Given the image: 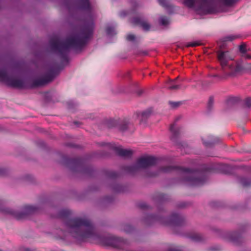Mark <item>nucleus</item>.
Returning a JSON list of instances; mask_svg holds the SVG:
<instances>
[{"instance_id": "nucleus-1", "label": "nucleus", "mask_w": 251, "mask_h": 251, "mask_svg": "<svg viewBox=\"0 0 251 251\" xmlns=\"http://www.w3.org/2000/svg\"><path fill=\"white\" fill-rule=\"evenodd\" d=\"M75 8L85 12L81 29L74 32L66 39L55 37L50 41L51 50L61 58H65L71 49L80 50L91 38L95 28L98 9L94 0H71Z\"/></svg>"}, {"instance_id": "nucleus-2", "label": "nucleus", "mask_w": 251, "mask_h": 251, "mask_svg": "<svg viewBox=\"0 0 251 251\" xmlns=\"http://www.w3.org/2000/svg\"><path fill=\"white\" fill-rule=\"evenodd\" d=\"M70 235L79 241L94 237L95 228L87 218H76L69 219L66 223Z\"/></svg>"}, {"instance_id": "nucleus-3", "label": "nucleus", "mask_w": 251, "mask_h": 251, "mask_svg": "<svg viewBox=\"0 0 251 251\" xmlns=\"http://www.w3.org/2000/svg\"><path fill=\"white\" fill-rule=\"evenodd\" d=\"M184 5L201 16L215 11L214 0H183Z\"/></svg>"}, {"instance_id": "nucleus-4", "label": "nucleus", "mask_w": 251, "mask_h": 251, "mask_svg": "<svg viewBox=\"0 0 251 251\" xmlns=\"http://www.w3.org/2000/svg\"><path fill=\"white\" fill-rule=\"evenodd\" d=\"M181 172L185 177L184 181L192 186L200 185L203 183L205 177L200 171H192L188 169L180 168Z\"/></svg>"}, {"instance_id": "nucleus-5", "label": "nucleus", "mask_w": 251, "mask_h": 251, "mask_svg": "<svg viewBox=\"0 0 251 251\" xmlns=\"http://www.w3.org/2000/svg\"><path fill=\"white\" fill-rule=\"evenodd\" d=\"M157 163V159L152 156L145 155L138 158L136 164L129 166L128 171L133 173L141 169L146 168Z\"/></svg>"}, {"instance_id": "nucleus-6", "label": "nucleus", "mask_w": 251, "mask_h": 251, "mask_svg": "<svg viewBox=\"0 0 251 251\" xmlns=\"http://www.w3.org/2000/svg\"><path fill=\"white\" fill-rule=\"evenodd\" d=\"M0 81L4 82L8 85L14 87H25V82L23 79L9 75L5 69H0Z\"/></svg>"}, {"instance_id": "nucleus-7", "label": "nucleus", "mask_w": 251, "mask_h": 251, "mask_svg": "<svg viewBox=\"0 0 251 251\" xmlns=\"http://www.w3.org/2000/svg\"><path fill=\"white\" fill-rule=\"evenodd\" d=\"M231 70L235 74L246 72H251V64L242 61L236 63L234 65H229Z\"/></svg>"}, {"instance_id": "nucleus-8", "label": "nucleus", "mask_w": 251, "mask_h": 251, "mask_svg": "<svg viewBox=\"0 0 251 251\" xmlns=\"http://www.w3.org/2000/svg\"><path fill=\"white\" fill-rule=\"evenodd\" d=\"M55 73L50 72L43 76L37 78L34 81L33 86L37 87L44 85L52 81L56 76Z\"/></svg>"}, {"instance_id": "nucleus-9", "label": "nucleus", "mask_w": 251, "mask_h": 251, "mask_svg": "<svg viewBox=\"0 0 251 251\" xmlns=\"http://www.w3.org/2000/svg\"><path fill=\"white\" fill-rule=\"evenodd\" d=\"M105 244L115 248L121 249L124 245L125 242L119 238L111 236L106 239Z\"/></svg>"}, {"instance_id": "nucleus-10", "label": "nucleus", "mask_w": 251, "mask_h": 251, "mask_svg": "<svg viewBox=\"0 0 251 251\" xmlns=\"http://www.w3.org/2000/svg\"><path fill=\"white\" fill-rule=\"evenodd\" d=\"M218 60L223 68L227 65V62L231 59L228 51H220L218 53Z\"/></svg>"}, {"instance_id": "nucleus-11", "label": "nucleus", "mask_w": 251, "mask_h": 251, "mask_svg": "<svg viewBox=\"0 0 251 251\" xmlns=\"http://www.w3.org/2000/svg\"><path fill=\"white\" fill-rule=\"evenodd\" d=\"M113 148L115 152L122 157H129L133 153L131 150L123 149L121 146H114Z\"/></svg>"}, {"instance_id": "nucleus-12", "label": "nucleus", "mask_w": 251, "mask_h": 251, "mask_svg": "<svg viewBox=\"0 0 251 251\" xmlns=\"http://www.w3.org/2000/svg\"><path fill=\"white\" fill-rule=\"evenodd\" d=\"M132 22L135 24H139L145 30H149L150 25L146 22L143 21L140 18L136 17L132 19Z\"/></svg>"}, {"instance_id": "nucleus-13", "label": "nucleus", "mask_w": 251, "mask_h": 251, "mask_svg": "<svg viewBox=\"0 0 251 251\" xmlns=\"http://www.w3.org/2000/svg\"><path fill=\"white\" fill-rule=\"evenodd\" d=\"M36 210V207L33 205H27L24 208V213L17 216L18 219L22 218L25 215H27L35 212Z\"/></svg>"}, {"instance_id": "nucleus-14", "label": "nucleus", "mask_w": 251, "mask_h": 251, "mask_svg": "<svg viewBox=\"0 0 251 251\" xmlns=\"http://www.w3.org/2000/svg\"><path fill=\"white\" fill-rule=\"evenodd\" d=\"M178 77L174 80L169 79L167 82V87L171 90H177L180 88V84L176 81Z\"/></svg>"}, {"instance_id": "nucleus-15", "label": "nucleus", "mask_w": 251, "mask_h": 251, "mask_svg": "<svg viewBox=\"0 0 251 251\" xmlns=\"http://www.w3.org/2000/svg\"><path fill=\"white\" fill-rule=\"evenodd\" d=\"M115 26L113 25H108L106 28V35L108 37H111L116 34Z\"/></svg>"}, {"instance_id": "nucleus-16", "label": "nucleus", "mask_w": 251, "mask_h": 251, "mask_svg": "<svg viewBox=\"0 0 251 251\" xmlns=\"http://www.w3.org/2000/svg\"><path fill=\"white\" fill-rule=\"evenodd\" d=\"M203 144L204 146L208 147L215 143L217 140L212 136H209L207 138L202 139Z\"/></svg>"}, {"instance_id": "nucleus-17", "label": "nucleus", "mask_w": 251, "mask_h": 251, "mask_svg": "<svg viewBox=\"0 0 251 251\" xmlns=\"http://www.w3.org/2000/svg\"><path fill=\"white\" fill-rule=\"evenodd\" d=\"M159 23L161 25L166 26L170 23L169 20L165 16H161L159 18Z\"/></svg>"}, {"instance_id": "nucleus-18", "label": "nucleus", "mask_w": 251, "mask_h": 251, "mask_svg": "<svg viewBox=\"0 0 251 251\" xmlns=\"http://www.w3.org/2000/svg\"><path fill=\"white\" fill-rule=\"evenodd\" d=\"M151 114V111L150 110L145 111L141 113L138 114V118L139 120L142 121L143 120L144 118H146L148 117Z\"/></svg>"}, {"instance_id": "nucleus-19", "label": "nucleus", "mask_w": 251, "mask_h": 251, "mask_svg": "<svg viewBox=\"0 0 251 251\" xmlns=\"http://www.w3.org/2000/svg\"><path fill=\"white\" fill-rule=\"evenodd\" d=\"M240 51L243 53V56L246 58H250L251 56L246 53V47L245 45H242L239 47Z\"/></svg>"}, {"instance_id": "nucleus-20", "label": "nucleus", "mask_w": 251, "mask_h": 251, "mask_svg": "<svg viewBox=\"0 0 251 251\" xmlns=\"http://www.w3.org/2000/svg\"><path fill=\"white\" fill-rule=\"evenodd\" d=\"M176 169V167H172V166H167L166 167L161 168L159 170V172H161V173H166L170 172L172 171H173V170H175Z\"/></svg>"}, {"instance_id": "nucleus-21", "label": "nucleus", "mask_w": 251, "mask_h": 251, "mask_svg": "<svg viewBox=\"0 0 251 251\" xmlns=\"http://www.w3.org/2000/svg\"><path fill=\"white\" fill-rule=\"evenodd\" d=\"M170 131L173 134L174 136H176L178 134V130L176 128L175 124L172 125L170 127Z\"/></svg>"}, {"instance_id": "nucleus-22", "label": "nucleus", "mask_w": 251, "mask_h": 251, "mask_svg": "<svg viewBox=\"0 0 251 251\" xmlns=\"http://www.w3.org/2000/svg\"><path fill=\"white\" fill-rule=\"evenodd\" d=\"M241 183L245 186L251 184V180L247 178H243L241 180Z\"/></svg>"}, {"instance_id": "nucleus-23", "label": "nucleus", "mask_w": 251, "mask_h": 251, "mask_svg": "<svg viewBox=\"0 0 251 251\" xmlns=\"http://www.w3.org/2000/svg\"><path fill=\"white\" fill-rule=\"evenodd\" d=\"M136 37L134 35L132 34H128L126 36V39L127 41H130L131 42H134L136 41Z\"/></svg>"}, {"instance_id": "nucleus-24", "label": "nucleus", "mask_w": 251, "mask_h": 251, "mask_svg": "<svg viewBox=\"0 0 251 251\" xmlns=\"http://www.w3.org/2000/svg\"><path fill=\"white\" fill-rule=\"evenodd\" d=\"M191 238L195 241H199L201 239V236L199 234H195L193 236H191Z\"/></svg>"}, {"instance_id": "nucleus-25", "label": "nucleus", "mask_w": 251, "mask_h": 251, "mask_svg": "<svg viewBox=\"0 0 251 251\" xmlns=\"http://www.w3.org/2000/svg\"><path fill=\"white\" fill-rule=\"evenodd\" d=\"M160 5L165 7H167L169 6L168 0H158Z\"/></svg>"}, {"instance_id": "nucleus-26", "label": "nucleus", "mask_w": 251, "mask_h": 251, "mask_svg": "<svg viewBox=\"0 0 251 251\" xmlns=\"http://www.w3.org/2000/svg\"><path fill=\"white\" fill-rule=\"evenodd\" d=\"M237 37L235 35H228L225 37L226 41H232L236 39Z\"/></svg>"}, {"instance_id": "nucleus-27", "label": "nucleus", "mask_w": 251, "mask_h": 251, "mask_svg": "<svg viewBox=\"0 0 251 251\" xmlns=\"http://www.w3.org/2000/svg\"><path fill=\"white\" fill-rule=\"evenodd\" d=\"M235 2V0H224V3L226 5H231Z\"/></svg>"}, {"instance_id": "nucleus-28", "label": "nucleus", "mask_w": 251, "mask_h": 251, "mask_svg": "<svg viewBox=\"0 0 251 251\" xmlns=\"http://www.w3.org/2000/svg\"><path fill=\"white\" fill-rule=\"evenodd\" d=\"M245 105L248 107H250L251 106V98H247L245 100Z\"/></svg>"}, {"instance_id": "nucleus-29", "label": "nucleus", "mask_w": 251, "mask_h": 251, "mask_svg": "<svg viewBox=\"0 0 251 251\" xmlns=\"http://www.w3.org/2000/svg\"><path fill=\"white\" fill-rule=\"evenodd\" d=\"M127 15V13L126 11H121L120 13V16L121 17H124L125 16H126V15Z\"/></svg>"}, {"instance_id": "nucleus-30", "label": "nucleus", "mask_w": 251, "mask_h": 251, "mask_svg": "<svg viewBox=\"0 0 251 251\" xmlns=\"http://www.w3.org/2000/svg\"><path fill=\"white\" fill-rule=\"evenodd\" d=\"M212 103H213V99L212 98H210L209 101H208V106L209 108H210L212 106Z\"/></svg>"}, {"instance_id": "nucleus-31", "label": "nucleus", "mask_w": 251, "mask_h": 251, "mask_svg": "<svg viewBox=\"0 0 251 251\" xmlns=\"http://www.w3.org/2000/svg\"><path fill=\"white\" fill-rule=\"evenodd\" d=\"M173 107H176L178 106V104L177 102H172L170 103Z\"/></svg>"}, {"instance_id": "nucleus-32", "label": "nucleus", "mask_w": 251, "mask_h": 251, "mask_svg": "<svg viewBox=\"0 0 251 251\" xmlns=\"http://www.w3.org/2000/svg\"><path fill=\"white\" fill-rule=\"evenodd\" d=\"M198 45L199 44L198 43L194 42L189 44L188 46H198Z\"/></svg>"}, {"instance_id": "nucleus-33", "label": "nucleus", "mask_w": 251, "mask_h": 251, "mask_svg": "<svg viewBox=\"0 0 251 251\" xmlns=\"http://www.w3.org/2000/svg\"><path fill=\"white\" fill-rule=\"evenodd\" d=\"M158 174V173H152V174H150L149 176H155L157 175Z\"/></svg>"}, {"instance_id": "nucleus-34", "label": "nucleus", "mask_w": 251, "mask_h": 251, "mask_svg": "<svg viewBox=\"0 0 251 251\" xmlns=\"http://www.w3.org/2000/svg\"><path fill=\"white\" fill-rule=\"evenodd\" d=\"M141 53L143 54V55H146L147 54V52H145V51H143Z\"/></svg>"}, {"instance_id": "nucleus-35", "label": "nucleus", "mask_w": 251, "mask_h": 251, "mask_svg": "<svg viewBox=\"0 0 251 251\" xmlns=\"http://www.w3.org/2000/svg\"><path fill=\"white\" fill-rule=\"evenodd\" d=\"M3 170L0 168V175L2 174Z\"/></svg>"}, {"instance_id": "nucleus-36", "label": "nucleus", "mask_w": 251, "mask_h": 251, "mask_svg": "<svg viewBox=\"0 0 251 251\" xmlns=\"http://www.w3.org/2000/svg\"><path fill=\"white\" fill-rule=\"evenodd\" d=\"M174 217H175L177 219V218H178V215H175V216H174Z\"/></svg>"}, {"instance_id": "nucleus-37", "label": "nucleus", "mask_w": 251, "mask_h": 251, "mask_svg": "<svg viewBox=\"0 0 251 251\" xmlns=\"http://www.w3.org/2000/svg\"><path fill=\"white\" fill-rule=\"evenodd\" d=\"M231 240L232 241H234L235 240V239L232 238H231Z\"/></svg>"}, {"instance_id": "nucleus-38", "label": "nucleus", "mask_w": 251, "mask_h": 251, "mask_svg": "<svg viewBox=\"0 0 251 251\" xmlns=\"http://www.w3.org/2000/svg\"><path fill=\"white\" fill-rule=\"evenodd\" d=\"M126 129V127H123V128L122 129V130H125V129Z\"/></svg>"}, {"instance_id": "nucleus-39", "label": "nucleus", "mask_w": 251, "mask_h": 251, "mask_svg": "<svg viewBox=\"0 0 251 251\" xmlns=\"http://www.w3.org/2000/svg\"><path fill=\"white\" fill-rule=\"evenodd\" d=\"M141 207H144V205H141Z\"/></svg>"}]
</instances>
